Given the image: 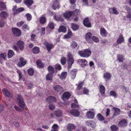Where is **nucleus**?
<instances>
[{
    "label": "nucleus",
    "instance_id": "nucleus-26",
    "mask_svg": "<svg viewBox=\"0 0 131 131\" xmlns=\"http://www.w3.org/2000/svg\"><path fill=\"white\" fill-rule=\"evenodd\" d=\"M40 23L41 25L44 24L46 22L47 19L46 18L42 15L39 18Z\"/></svg>",
    "mask_w": 131,
    "mask_h": 131
},
{
    "label": "nucleus",
    "instance_id": "nucleus-36",
    "mask_svg": "<svg viewBox=\"0 0 131 131\" xmlns=\"http://www.w3.org/2000/svg\"><path fill=\"white\" fill-rule=\"evenodd\" d=\"M6 53L5 52L2 53L0 54V60H6Z\"/></svg>",
    "mask_w": 131,
    "mask_h": 131
},
{
    "label": "nucleus",
    "instance_id": "nucleus-16",
    "mask_svg": "<svg viewBox=\"0 0 131 131\" xmlns=\"http://www.w3.org/2000/svg\"><path fill=\"white\" fill-rule=\"evenodd\" d=\"M108 33L107 32L104 28H100V34L102 37H105L107 36Z\"/></svg>",
    "mask_w": 131,
    "mask_h": 131
},
{
    "label": "nucleus",
    "instance_id": "nucleus-56",
    "mask_svg": "<svg viewBox=\"0 0 131 131\" xmlns=\"http://www.w3.org/2000/svg\"><path fill=\"white\" fill-rule=\"evenodd\" d=\"M92 41H93L97 43L99 42V38L96 37L94 36H93L92 37Z\"/></svg>",
    "mask_w": 131,
    "mask_h": 131
},
{
    "label": "nucleus",
    "instance_id": "nucleus-57",
    "mask_svg": "<svg viewBox=\"0 0 131 131\" xmlns=\"http://www.w3.org/2000/svg\"><path fill=\"white\" fill-rule=\"evenodd\" d=\"M83 93L84 94L88 95L89 94V90L86 88H83Z\"/></svg>",
    "mask_w": 131,
    "mask_h": 131
},
{
    "label": "nucleus",
    "instance_id": "nucleus-40",
    "mask_svg": "<svg viewBox=\"0 0 131 131\" xmlns=\"http://www.w3.org/2000/svg\"><path fill=\"white\" fill-rule=\"evenodd\" d=\"M78 46L77 43L74 41H73L71 43L70 47L72 49H76Z\"/></svg>",
    "mask_w": 131,
    "mask_h": 131
},
{
    "label": "nucleus",
    "instance_id": "nucleus-59",
    "mask_svg": "<svg viewBox=\"0 0 131 131\" xmlns=\"http://www.w3.org/2000/svg\"><path fill=\"white\" fill-rule=\"evenodd\" d=\"M5 23V21L3 19H1L0 20V27H3L4 26Z\"/></svg>",
    "mask_w": 131,
    "mask_h": 131
},
{
    "label": "nucleus",
    "instance_id": "nucleus-17",
    "mask_svg": "<svg viewBox=\"0 0 131 131\" xmlns=\"http://www.w3.org/2000/svg\"><path fill=\"white\" fill-rule=\"evenodd\" d=\"M77 61L78 63L79 64H81V65L83 67L85 66L87 63V61L84 59H79Z\"/></svg>",
    "mask_w": 131,
    "mask_h": 131
},
{
    "label": "nucleus",
    "instance_id": "nucleus-21",
    "mask_svg": "<svg viewBox=\"0 0 131 131\" xmlns=\"http://www.w3.org/2000/svg\"><path fill=\"white\" fill-rule=\"evenodd\" d=\"M103 77L105 80L107 82L108 80L110 79L111 75V74L107 72L104 74Z\"/></svg>",
    "mask_w": 131,
    "mask_h": 131
},
{
    "label": "nucleus",
    "instance_id": "nucleus-60",
    "mask_svg": "<svg viewBox=\"0 0 131 131\" xmlns=\"http://www.w3.org/2000/svg\"><path fill=\"white\" fill-rule=\"evenodd\" d=\"M27 18V20L28 21H30V20L32 18V17L31 15L29 14H27L26 15Z\"/></svg>",
    "mask_w": 131,
    "mask_h": 131
},
{
    "label": "nucleus",
    "instance_id": "nucleus-28",
    "mask_svg": "<svg viewBox=\"0 0 131 131\" xmlns=\"http://www.w3.org/2000/svg\"><path fill=\"white\" fill-rule=\"evenodd\" d=\"M76 128V126L73 124H68L67 127L68 131L72 130Z\"/></svg>",
    "mask_w": 131,
    "mask_h": 131
},
{
    "label": "nucleus",
    "instance_id": "nucleus-19",
    "mask_svg": "<svg viewBox=\"0 0 131 131\" xmlns=\"http://www.w3.org/2000/svg\"><path fill=\"white\" fill-rule=\"evenodd\" d=\"M36 63L37 67L39 68H42L44 67V64L41 61L40 59L37 60Z\"/></svg>",
    "mask_w": 131,
    "mask_h": 131
},
{
    "label": "nucleus",
    "instance_id": "nucleus-43",
    "mask_svg": "<svg viewBox=\"0 0 131 131\" xmlns=\"http://www.w3.org/2000/svg\"><path fill=\"white\" fill-rule=\"evenodd\" d=\"M14 54V52L12 50H10L8 51V57L9 58L12 57Z\"/></svg>",
    "mask_w": 131,
    "mask_h": 131
},
{
    "label": "nucleus",
    "instance_id": "nucleus-37",
    "mask_svg": "<svg viewBox=\"0 0 131 131\" xmlns=\"http://www.w3.org/2000/svg\"><path fill=\"white\" fill-rule=\"evenodd\" d=\"M72 15V13L71 11H69L68 13H64L63 16L65 18H68L70 17Z\"/></svg>",
    "mask_w": 131,
    "mask_h": 131
},
{
    "label": "nucleus",
    "instance_id": "nucleus-4",
    "mask_svg": "<svg viewBox=\"0 0 131 131\" xmlns=\"http://www.w3.org/2000/svg\"><path fill=\"white\" fill-rule=\"evenodd\" d=\"M53 89L54 92L57 94H61L64 91V89L61 86L57 85L55 86Z\"/></svg>",
    "mask_w": 131,
    "mask_h": 131
},
{
    "label": "nucleus",
    "instance_id": "nucleus-42",
    "mask_svg": "<svg viewBox=\"0 0 131 131\" xmlns=\"http://www.w3.org/2000/svg\"><path fill=\"white\" fill-rule=\"evenodd\" d=\"M28 73L30 76L33 75L34 73V70L33 68H31L29 69L27 71Z\"/></svg>",
    "mask_w": 131,
    "mask_h": 131
},
{
    "label": "nucleus",
    "instance_id": "nucleus-55",
    "mask_svg": "<svg viewBox=\"0 0 131 131\" xmlns=\"http://www.w3.org/2000/svg\"><path fill=\"white\" fill-rule=\"evenodd\" d=\"M48 26L51 29H53L54 28V24L53 22H50Z\"/></svg>",
    "mask_w": 131,
    "mask_h": 131
},
{
    "label": "nucleus",
    "instance_id": "nucleus-53",
    "mask_svg": "<svg viewBox=\"0 0 131 131\" xmlns=\"http://www.w3.org/2000/svg\"><path fill=\"white\" fill-rule=\"evenodd\" d=\"M53 46V45L50 43L49 44L46 46L47 50L49 52H50Z\"/></svg>",
    "mask_w": 131,
    "mask_h": 131
},
{
    "label": "nucleus",
    "instance_id": "nucleus-50",
    "mask_svg": "<svg viewBox=\"0 0 131 131\" xmlns=\"http://www.w3.org/2000/svg\"><path fill=\"white\" fill-rule=\"evenodd\" d=\"M112 131H117L118 129V127L115 125H113L110 127Z\"/></svg>",
    "mask_w": 131,
    "mask_h": 131
},
{
    "label": "nucleus",
    "instance_id": "nucleus-45",
    "mask_svg": "<svg viewBox=\"0 0 131 131\" xmlns=\"http://www.w3.org/2000/svg\"><path fill=\"white\" fill-rule=\"evenodd\" d=\"M53 19L56 21L60 20L61 21H63V19L61 16H57L56 15H55L53 16Z\"/></svg>",
    "mask_w": 131,
    "mask_h": 131
},
{
    "label": "nucleus",
    "instance_id": "nucleus-34",
    "mask_svg": "<svg viewBox=\"0 0 131 131\" xmlns=\"http://www.w3.org/2000/svg\"><path fill=\"white\" fill-rule=\"evenodd\" d=\"M76 72L75 69H74L71 71L70 72V75L72 79H73L75 78L76 76Z\"/></svg>",
    "mask_w": 131,
    "mask_h": 131
},
{
    "label": "nucleus",
    "instance_id": "nucleus-32",
    "mask_svg": "<svg viewBox=\"0 0 131 131\" xmlns=\"http://www.w3.org/2000/svg\"><path fill=\"white\" fill-rule=\"evenodd\" d=\"M79 106V104H75V103H72L71 105L72 110H79L80 108Z\"/></svg>",
    "mask_w": 131,
    "mask_h": 131
},
{
    "label": "nucleus",
    "instance_id": "nucleus-38",
    "mask_svg": "<svg viewBox=\"0 0 131 131\" xmlns=\"http://www.w3.org/2000/svg\"><path fill=\"white\" fill-rule=\"evenodd\" d=\"M105 89L104 86L101 85L100 86V90L101 95H103L105 94Z\"/></svg>",
    "mask_w": 131,
    "mask_h": 131
},
{
    "label": "nucleus",
    "instance_id": "nucleus-15",
    "mask_svg": "<svg viewBox=\"0 0 131 131\" xmlns=\"http://www.w3.org/2000/svg\"><path fill=\"white\" fill-rule=\"evenodd\" d=\"M24 3L28 7L30 8L31 5L34 3V2L33 0H24Z\"/></svg>",
    "mask_w": 131,
    "mask_h": 131
},
{
    "label": "nucleus",
    "instance_id": "nucleus-41",
    "mask_svg": "<svg viewBox=\"0 0 131 131\" xmlns=\"http://www.w3.org/2000/svg\"><path fill=\"white\" fill-rule=\"evenodd\" d=\"M72 13V15H73L74 16H76L79 15L80 13V10L78 9H76L74 11H71Z\"/></svg>",
    "mask_w": 131,
    "mask_h": 131
},
{
    "label": "nucleus",
    "instance_id": "nucleus-35",
    "mask_svg": "<svg viewBox=\"0 0 131 131\" xmlns=\"http://www.w3.org/2000/svg\"><path fill=\"white\" fill-rule=\"evenodd\" d=\"M48 70L49 73L51 75H53L54 72V69L51 66H49L48 68Z\"/></svg>",
    "mask_w": 131,
    "mask_h": 131
},
{
    "label": "nucleus",
    "instance_id": "nucleus-27",
    "mask_svg": "<svg viewBox=\"0 0 131 131\" xmlns=\"http://www.w3.org/2000/svg\"><path fill=\"white\" fill-rule=\"evenodd\" d=\"M127 121L125 119L121 121L118 123V125L122 127H125L127 125Z\"/></svg>",
    "mask_w": 131,
    "mask_h": 131
},
{
    "label": "nucleus",
    "instance_id": "nucleus-52",
    "mask_svg": "<svg viewBox=\"0 0 131 131\" xmlns=\"http://www.w3.org/2000/svg\"><path fill=\"white\" fill-rule=\"evenodd\" d=\"M52 75H51L49 73H48L46 76V80L47 81L50 80L52 81Z\"/></svg>",
    "mask_w": 131,
    "mask_h": 131
},
{
    "label": "nucleus",
    "instance_id": "nucleus-11",
    "mask_svg": "<svg viewBox=\"0 0 131 131\" xmlns=\"http://www.w3.org/2000/svg\"><path fill=\"white\" fill-rule=\"evenodd\" d=\"M25 44L22 41L19 40L17 41V45L20 50H23L24 48Z\"/></svg>",
    "mask_w": 131,
    "mask_h": 131
},
{
    "label": "nucleus",
    "instance_id": "nucleus-62",
    "mask_svg": "<svg viewBox=\"0 0 131 131\" xmlns=\"http://www.w3.org/2000/svg\"><path fill=\"white\" fill-rule=\"evenodd\" d=\"M25 116H28L29 115V111L28 110V108L27 107L25 108Z\"/></svg>",
    "mask_w": 131,
    "mask_h": 131
},
{
    "label": "nucleus",
    "instance_id": "nucleus-25",
    "mask_svg": "<svg viewBox=\"0 0 131 131\" xmlns=\"http://www.w3.org/2000/svg\"><path fill=\"white\" fill-rule=\"evenodd\" d=\"M124 41L123 35L122 34L120 35L119 36L116 41V42L118 44H121Z\"/></svg>",
    "mask_w": 131,
    "mask_h": 131
},
{
    "label": "nucleus",
    "instance_id": "nucleus-7",
    "mask_svg": "<svg viewBox=\"0 0 131 131\" xmlns=\"http://www.w3.org/2000/svg\"><path fill=\"white\" fill-rule=\"evenodd\" d=\"M53 3L52 6L53 9L56 10L57 8H59L60 6L58 0H53Z\"/></svg>",
    "mask_w": 131,
    "mask_h": 131
},
{
    "label": "nucleus",
    "instance_id": "nucleus-54",
    "mask_svg": "<svg viewBox=\"0 0 131 131\" xmlns=\"http://www.w3.org/2000/svg\"><path fill=\"white\" fill-rule=\"evenodd\" d=\"M110 96H112L114 98H116L117 97V94L113 91H112L110 92Z\"/></svg>",
    "mask_w": 131,
    "mask_h": 131
},
{
    "label": "nucleus",
    "instance_id": "nucleus-64",
    "mask_svg": "<svg viewBox=\"0 0 131 131\" xmlns=\"http://www.w3.org/2000/svg\"><path fill=\"white\" fill-rule=\"evenodd\" d=\"M14 124L16 127L18 128L19 127L20 125L18 122L16 121L14 122Z\"/></svg>",
    "mask_w": 131,
    "mask_h": 131
},
{
    "label": "nucleus",
    "instance_id": "nucleus-13",
    "mask_svg": "<svg viewBox=\"0 0 131 131\" xmlns=\"http://www.w3.org/2000/svg\"><path fill=\"white\" fill-rule=\"evenodd\" d=\"M70 112L71 115L74 116L78 117L80 115V112L79 110L73 109L70 111Z\"/></svg>",
    "mask_w": 131,
    "mask_h": 131
},
{
    "label": "nucleus",
    "instance_id": "nucleus-8",
    "mask_svg": "<svg viewBox=\"0 0 131 131\" xmlns=\"http://www.w3.org/2000/svg\"><path fill=\"white\" fill-rule=\"evenodd\" d=\"M3 94L6 96L9 97H12L13 95L10 92L5 88H4L2 90Z\"/></svg>",
    "mask_w": 131,
    "mask_h": 131
},
{
    "label": "nucleus",
    "instance_id": "nucleus-39",
    "mask_svg": "<svg viewBox=\"0 0 131 131\" xmlns=\"http://www.w3.org/2000/svg\"><path fill=\"white\" fill-rule=\"evenodd\" d=\"M32 51L34 53L37 54L40 52V49L38 47H35L32 49Z\"/></svg>",
    "mask_w": 131,
    "mask_h": 131
},
{
    "label": "nucleus",
    "instance_id": "nucleus-18",
    "mask_svg": "<svg viewBox=\"0 0 131 131\" xmlns=\"http://www.w3.org/2000/svg\"><path fill=\"white\" fill-rule=\"evenodd\" d=\"M86 115L88 118L90 119L94 118L95 116L94 113L90 111L86 113Z\"/></svg>",
    "mask_w": 131,
    "mask_h": 131
},
{
    "label": "nucleus",
    "instance_id": "nucleus-33",
    "mask_svg": "<svg viewBox=\"0 0 131 131\" xmlns=\"http://www.w3.org/2000/svg\"><path fill=\"white\" fill-rule=\"evenodd\" d=\"M117 60L119 62H123L124 59V58L122 55L118 54L117 55Z\"/></svg>",
    "mask_w": 131,
    "mask_h": 131
},
{
    "label": "nucleus",
    "instance_id": "nucleus-23",
    "mask_svg": "<svg viewBox=\"0 0 131 131\" xmlns=\"http://www.w3.org/2000/svg\"><path fill=\"white\" fill-rule=\"evenodd\" d=\"M8 16V14L6 12L2 11L0 13V17L4 19L7 18Z\"/></svg>",
    "mask_w": 131,
    "mask_h": 131
},
{
    "label": "nucleus",
    "instance_id": "nucleus-30",
    "mask_svg": "<svg viewBox=\"0 0 131 131\" xmlns=\"http://www.w3.org/2000/svg\"><path fill=\"white\" fill-rule=\"evenodd\" d=\"M67 72H63L61 74H58V76L60 79H65L67 77Z\"/></svg>",
    "mask_w": 131,
    "mask_h": 131
},
{
    "label": "nucleus",
    "instance_id": "nucleus-31",
    "mask_svg": "<svg viewBox=\"0 0 131 131\" xmlns=\"http://www.w3.org/2000/svg\"><path fill=\"white\" fill-rule=\"evenodd\" d=\"M113 109L114 111V112L113 115L115 116L118 115L121 112L120 109L119 108L115 107H113Z\"/></svg>",
    "mask_w": 131,
    "mask_h": 131
},
{
    "label": "nucleus",
    "instance_id": "nucleus-51",
    "mask_svg": "<svg viewBox=\"0 0 131 131\" xmlns=\"http://www.w3.org/2000/svg\"><path fill=\"white\" fill-rule=\"evenodd\" d=\"M97 117L98 120L100 121H103L104 119L103 116L101 114H98L97 115Z\"/></svg>",
    "mask_w": 131,
    "mask_h": 131
},
{
    "label": "nucleus",
    "instance_id": "nucleus-63",
    "mask_svg": "<svg viewBox=\"0 0 131 131\" xmlns=\"http://www.w3.org/2000/svg\"><path fill=\"white\" fill-rule=\"evenodd\" d=\"M17 72L18 73L19 75V80L21 79L22 78L23 75H22V73L20 71L18 70L17 71Z\"/></svg>",
    "mask_w": 131,
    "mask_h": 131
},
{
    "label": "nucleus",
    "instance_id": "nucleus-47",
    "mask_svg": "<svg viewBox=\"0 0 131 131\" xmlns=\"http://www.w3.org/2000/svg\"><path fill=\"white\" fill-rule=\"evenodd\" d=\"M24 10V8L23 7H20L17 9L16 12H14V14L16 15L18 14L22 11Z\"/></svg>",
    "mask_w": 131,
    "mask_h": 131
},
{
    "label": "nucleus",
    "instance_id": "nucleus-58",
    "mask_svg": "<svg viewBox=\"0 0 131 131\" xmlns=\"http://www.w3.org/2000/svg\"><path fill=\"white\" fill-rule=\"evenodd\" d=\"M49 109L51 110H54L55 108V105L53 104H50L49 106Z\"/></svg>",
    "mask_w": 131,
    "mask_h": 131
},
{
    "label": "nucleus",
    "instance_id": "nucleus-6",
    "mask_svg": "<svg viewBox=\"0 0 131 131\" xmlns=\"http://www.w3.org/2000/svg\"><path fill=\"white\" fill-rule=\"evenodd\" d=\"M71 95L69 92H64L62 96V99L64 101L66 100H68L69 99L71 96Z\"/></svg>",
    "mask_w": 131,
    "mask_h": 131
},
{
    "label": "nucleus",
    "instance_id": "nucleus-3",
    "mask_svg": "<svg viewBox=\"0 0 131 131\" xmlns=\"http://www.w3.org/2000/svg\"><path fill=\"white\" fill-rule=\"evenodd\" d=\"M67 58V67L69 69L71 68L72 65L74 62V61L72 55L70 53L68 54Z\"/></svg>",
    "mask_w": 131,
    "mask_h": 131
},
{
    "label": "nucleus",
    "instance_id": "nucleus-12",
    "mask_svg": "<svg viewBox=\"0 0 131 131\" xmlns=\"http://www.w3.org/2000/svg\"><path fill=\"white\" fill-rule=\"evenodd\" d=\"M46 101L48 103L56 102V98L54 96H50L46 99Z\"/></svg>",
    "mask_w": 131,
    "mask_h": 131
},
{
    "label": "nucleus",
    "instance_id": "nucleus-24",
    "mask_svg": "<svg viewBox=\"0 0 131 131\" xmlns=\"http://www.w3.org/2000/svg\"><path fill=\"white\" fill-rule=\"evenodd\" d=\"M109 11L110 13L117 15L118 13L115 7L109 8Z\"/></svg>",
    "mask_w": 131,
    "mask_h": 131
},
{
    "label": "nucleus",
    "instance_id": "nucleus-14",
    "mask_svg": "<svg viewBox=\"0 0 131 131\" xmlns=\"http://www.w3.org/2000/svg\"><path fill=\"white\" fill-rule=\"evenodd\" d=\"M86 125L88 126H90L92 128H95L96 126V124L94 122L90 121H87L86 122Z\"/></svg>",
    "mask_w": 131,
    "mask_h": 131
},
{
    "label": "nucleus",
    "instance_id": "nucleus-29",
    "mask_svg": "<svg viewBox=\"0 0 131 131\" xmlns=\"http://www.w3.org/2000/svg\"><path fill=\"white\" fill-rule=\"evenodd\" d=\"M79 27V26L77 24L74 23H72L71 24V28L73 30L76 31L78 30Z\"/></svg>",
    "mask_w": 131,
    "mask_h": 131
},
{
    "label": "nucleus",
    "instance_id": "nucleus-61",
    "mask_svg": "<svg viewBox=\"0 0 131 131\" xmlns=\"http://www.w3.org/2000/svg\"><path fill=\"white\" fill-rule=\"evenodd\" d=\"M25 23L24 21H21L20 22H17L16 24V25L18 27H21Z\"/></svg>",
    "mask_w": 131,
    "mask_h": 131
},
{
    "label": "nucleus",
    "instance_id": "nucleus-9",
    "mask_svg": "<svg viewBox=\"0 0 131 131\" xmlns=\"http://www.w3.org/2000/svg\"><path fill=\"white\" fill-rule=\"evenodd\" d=\"M92 34L90 32H88L85 35L86 40L89 43H92Z\"/></svg>",
    "mask_w": 131,
    "mask_h": 131
},
{
    "label": "nucleus",
    "instance_id": "nucleus-48",
    "mask_svg": "<svg viewBox=\"0 0 131 131\" xmlns=\"http://www.w3.org/2000/svg\"><path fill=\"white\" fill-rule=\"evenodd\" d=\"M60 63L62 65H64L66 63V57H62L61 59Z\"/></svg>",
    "mask_w": 131,
    "mask_h": 131
},
{
    "label": "nucleus",
    "instance_id": "nucleus-20",
    "mask_svg": "<svg viewBox=\"0 0 131 131\" xmlns=\"http://www.w3.org/2000/svg\"><path fill=\"white\" fill-rule=\"evenodd\" d=\"M24 58L23 57H21L20 58L19 60L20 61L18 63V66L22 67L26 64V61H24Z\"/></svg>",
    "mask_w": 131,
    "mask_h": 131
},
{
    "label": "nucleus",
    "instance_id": "nucleus-2",
    "mask_svg": "<svg viewBox=\"0 0 131 131\" xmlns=\"http://www.w3.org/2000/svg\"><path fill=\"white\" fill-rule=\"evenodd\" d=\"M91 53V51L88 49L80 51L78 52L80 56L82 57L88 58L90 56Z\"/></svg>",
    "mask_w": 131,
    "mask_h": 131
},
{
    "label": "nucleus",
    "instance_id": "nucleus-22",
    "mask_svg": "<svg viewBox=\"0 0 131 131\" xmlns=\"http://www.w3.org/2000/svg\"><path fill=\"white\" fill-rule=\"evenodd\" d=\"M54 114L57 117H59L62 116V111L59 109L55 111Z\"/></svg>",
    "mask_w": 131,
    "mask_h": 131
},
{
    "label": "nucleus",
    "instance_id": "nucleus-5",
    "mask_svg": "<svg viewBox=\"0 0 131 131\" xmlns=\"http://www.w3.org/2000/svg\"><path fill=\"white\" fill-rule=\"evenodd\" d=\"M12 31L14 36L15 37H20L21 35V30L18 28L13 27L12 28Z\"/></svg>",
    "mask_w": 131,
    "mask_h": 131
},
{
    "label": "nucleus",
    "instance_id": "nucleus-49",
    "mask_svg": "<svg viewBox=\"0 0 131 131\" xmlns=\"http://www.w3.org/2000/svg\"><path fill=\"white\" fill-rule=\"evenodd\" d=\"M29 27L27 24H24L22 27V29L24 31H26L29 29Z\"/></svg>",
    "mask_w": 131,
    "mask_h": 131
},
{
    "label": "nucleus",
    "instance_id": "nucleus-1",
    "mask_svg": "<svg viewBox=\"0 0 131 131\" xmlns=\"http://www.w3.org/2000/svg\"><path fill=\"white\" fill-rule=\"evenodd\" d=\"M16 97L18 100V103L19 106L23 110H25L26 105L23 97L20 95L16 96Z\"/></svg>",
    "mask_w": 131,
    "mask_h": 131
},
{
    "label": "nucleus",
    "instance_id": "nucleus-10",
    "mask_svg": "<svg viewBox=\"0 0 131 131\" xmlns=\"http://www.w3.org/2000/svg\"><path fill=\"white\" fill-rule=\"evenodd\" d=\"M83 24L84 26L85 27H90L91 26V22L88 17L85 18L83 20Z\"/></svg>",
    "mask_w": 131,
    "mask_h": 131
},
{
    "label": "nucleus",
    "instance_id": "nucleus-46",
    "mask_svg": "<svg viewBox=\"0 0 131 131\" xmlns=\"http://www.w3.org/2000/svg\"><path fill=\"white\" fill-rule=\"evenodd\" d=\"M6 8V7L4 3L0 2V10H5Z\"/></svg>",
    "mask_w": 131,
    "mask_h": 131
},
{
    "label": "nucleus",
    "instance_id": "nucleus-44",
    "mask_svg": "<svg viewBox=\"0 0 131 131\" xmlns=\"http://www.w3.org/2000/svg\"><path fill=\"white\" fill-rule=\"evenodd\" d=\"M59 31L60 32H65L66 31V28L64 26H60L58 29Z\"/></svg>",
    "mask_w": 131,
    "mask_h": 131
}]
</instances>
